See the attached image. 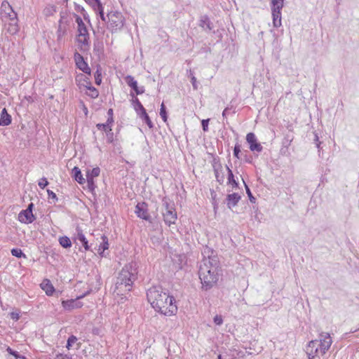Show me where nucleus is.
I'll use <instances>...</instances> for the list:
<instances>
[{
	"label": "nucleus",
	"instance_id": "nucleus-52",
	"mask_svg": "<svg viewBox=\"0 0 359 359\" xmlns=\"http://www.w3.org/2000/svg\"><path fill=\"white\" fill-rule=\"evenodd\" d=\"M318 346V339L311 340L309 342L308 348H316Z\"/></svg>",
	"mask_w": 359,
	"mask_h": 359
},
{
	"label": "nucleus",
	"instance_id": "nucleus-63",
	"mask_svg": "<svg viewBox=\"0 0 359 359\" xmlns=\"http://www.w3.org/2000/svg\"><path fill=\"white\" fill-rule=\"evenodd\" d=\"M81 105L83 107V112L85 114V115L86 116L88 114V108L84 105L83 102L82 101H81Z\"/></svg>",
	"mask_w": 359,
	"mask_h": 359
},
{
	"label": "nucleus",
	"instance_id": "nucleus-28",
	"mask_svg": "<svg viewBox=\"0 0 359 359\" xmlns=\"http://www.w3.org/2000/svg\"><path fill=\"white\" fill-rule=\"evenodd\" d=\"M145 92V88L144 86H139L138 85L136 86L133 89L130 90V96L132 97L131 100H133L134 98H138L137 95H142Z\"/></svg>",
	"mask_w": 359,
	"mask_h": 359
},
{
	"label": "nucleus",
	"instance_id": "nucleus-59",
	"mask_svg": "<svg viewBox=\"0 0 359 359\" xmlns=\"http://www.w3.org/2000/svg\"><path fill=\"white\" fill-rule=\"evenodd\" d=\"M55 359H72V358L67 355L59 354L56 356Z\"/></svg>",
	"mask_w": 359,
	"mask_h": 359
},
{
	"label": "nucleus",
	"instance_id": "nucleus-51",
	"mask_svg": "<svg viewBox=\"0 0 359 359\" xmlns=\"http://www.w3.org/2000/svg\"><path fill=\"white\" fill-rule=\"evenodd\" d=\"M113 147H114V149L117 151L118 153H121V144L120 142H118V140L114 141V142L111 143Z\"/></svg>",
	"mask_w": 359,
	"mask_h": 359
},
{
	"label": "nucleus",
	"instance_id": "nucleus-27",
	"mask_svg": "<svg viewBox=\"0 0 359 359\" xmlns=\"http://www.w3.org/2000/svg\"><path fill=\"white\" fill-rule=\"evenodd\" d=\"M294 139V136L292 134L291 131L289 130L287 133H286L284 136V138L282 141V145L283 148L287 149L288 147L290 145L291 142H292Z\"/></svg>",
	"mask_w": 359,
	"mask_h": 359
},
{
	"label": "nucleus",
	"instance_id": "nucleus-43",
	"mask_svg": "<svg viewBox=\"0 0 359 359\" xmlns=\"http://www.w3.org/2000/svg\"><path fill=\"white\" fill-rule=\"evenodd\" d=\"M217 253V252L212 248H210L208 247V245H206L204 248H203V250L202 252V254L204 255V256H207L208 257H210L211 255H214Z\"/></svg>",
	"mask_w": 359,
	"mask_h": 359
},
{
	"label": "nucleus",
	"instance_id": "nucleus-6",
	"mask_svg": "<svg viewBox=\"0 0 359 359\" xmlns=\"http://www.w3.org/2000/svg\"><path fill=\"white\" fill-rule=\"evenodd\" d=\"M273 25L278 28L282 25V10L285 6V0H270Z\"/></svg>",
	"mask_w": 359,
	"mask_h": 359
},
{
	"label": "nucleus",
	"instance_id": "nucleus-64",
	"mask_svg": "<svg viewBox=\"0 0 359 359\" xmlns=\"http://www.w3.org/2000/svg\"><path fill=\"white\" fill-rule=\"evenodd\" d=\"M86 181H87L88 186L90 187V171L89 170L86 171Z\"/></svg>",
	"mask_w": 359,
	"mask_h": 359
},
{
	"label": "nucleus",
	"instance_id": "nucleus-55",
	"mask_svg": "<svg viewBox=\"0 0 359 359\" xmlns=\"http://www.w3.org/2000/svg\"><path fill=\"white\" fill-rule=\"evenodd\" d=\"M97 284L94 287V288H93V287H91V289H90L91 292H92L93 291H98V290H99L100 287V285H102V282H101V280H100V276H99L98 278H97Z\"/></svg>",
	"mask_w": 359,
	"mask_h": 359
},
{
	"label": "nucleus",
	"instance_id": "nucleus-40",
	"mask_svg": "<svg viewBox=\"0 0 359 359\" xmlns=\"http://www.w3.org/2000/svg\"><path fill=\"white\" fill-rule=\"evenodd\" d=\"M60 244L65 248L71 247L72 242L67 236H62L59 239Z\"/></svg>",
	"mask_w": 359,
	"mask_h": 359
},
{
	"label": "nucleus",
	"instance_id": "nucleus-9",
	"mask_svg": "<svg viewBox=\"0 0 359 359\" xmlns=\"http://www.w3.org/2000/svg\"><path fill=\"white\" fill-rule=\"evenodd\" d=\"M89 76L90 74L86 73H80L76 76V81L80 92L86 95H88V90H90Z\"/></svg>",
	"mask_w": 359,
	"mask_h": 359
},
{
	"label": "nucleus",
	"instance_id": "nucleus-53",
	"mask_svg": "<svg viewBox=\"0 0 359 359\" xmlns=\"http://www.w3.org/2000/svg\"><path fill=\"white\" fill-rule=\"evenodd\" d=\"M98 95V90L91 85V99L97 98Z\"/></svg>",
	"mask_w": 359,
	"mask_h": 359
},
{
	"label": "nucleus",
	"instance_id": "nucleus-36",
	"mask_svg": "<svg viewBox=\"0 0 359 359\" xmlns=\"http://www.w3.org/2000/svg\"><path fill=\"white\" fill-rule=\"evenodd\" d=\"M243 184H244V186H245V191H246V194L248 196V198H249V201H250V203H256V201H257V198L256 197H255L251 191V189L249 187V186L245 183V180L243 179Z\"/></svg>",
	"mask_w": 359,
	"mask_h": 359
},
{
	"label": "nucleus",
	"instance_id": "nucleus-46",
	"mask_svg": "<svg viewBox=\"0 0 359 359\" xmlns=\"http://www.w3.org/2000/svg\"><path fill=\"white\" fill-rule=\"evenodd\" d=\"M224 320L222 315H216L213 318V323L215 325L220 326L223 324Z\"/></svg>",
	"mask_w": 359,
	"mask_h": 359
},
{
	"label": "nucleus",
	"instance_id": "nucleus-60",
	"mask_svg": "<svg viewBox=\"0 0 359 359\" xmlns=\"http://www.w3.org/2000/svg\"><path fill=\"white\" fill-rule=\"evenodd\" d=\"M213 34H215L219 38V41L222 40V34L218 29L217 31H213Z\"/></svg>",
	"mask_w": 359,
	"mask_h": 359
},
{
	"label": "nucleus",
	"instance_id": "nucleus-37",
	"mask_svg": "<svg viewBox=\"0 0 359 359\" xmlns=\"http://www.w3.org/2000/svg\"><path fill=\"white\" fill-rule=\"evenodd\" d=\"M159 114L164 122H166L168 121V113L167 108L163 102L161 104Z\"/></svg>",
	"mask_w": 359,
	"mask_h": 359
},
{
	"label": "nucleus",
	"instance_id": "nucleus-39",
	"mask_svg": "<svg viewBox=\"0 0 359 359\" xmlns=\"http://www.w3.org/2000/svg\"><path fill=\"white\" fill-rule=\"evenodd\" d=\"M233 155L238 159H240L243 155V153H241V145L238 142H236L234 146Z\"/></svg>",
	"mask_w": 359,
	"mask_h": 359
},
{
	"label": "nucleus",
	"instance_id": "nucleus-29",
	"mask_svg": "<svg viewBox=\"0 0 359 359\" xmlns=\"http://www.w3.org/2000/svg\"><path fill=\"white\" fill-rule=\"evenodd\" d=\"M162 202H163L162 212L166 211V210H168L170 209H173V207L175 206V203L166 196L163 198Z\"/></svg>",
	"mask_w": 359,
	"mask_h": 359
},
{
	"label": "nucleus",
	"instance_id": "nucleus-7",
	"mask_svg": "<svg viewBox=\"0 0 359 359\" xmlns=\"http://www.w3.org/2000/svg\"><path fill=\"white\" fill-rule=\"evenodd\" d=\"M130 102L134 110L142 122L145 123L149 129H153L154 128V124L151 121L147 110L140 101L139 98L133 97V100H130Z\"/></svg>",
	"mask_w": 359,
	"mask_h": 359
},
{
	"label": "nucleus",
	"instance_id": "nucleus-57",
	"mask_svg": "<svg viewBox=\"0 0 359 359\" xmlns=\"http://www.w3.org/2000/svg\"><path fill=\"white\" fill-rule=\"evenodd\" d=\"M313 136H314V138H313V143L316 144H323V142L320 141L319 140V137H318V133H316V132L313 133Z\"/></svg>",
	"mask_w": 359,
	"mask_h": 359
},
{
	"label": "nucleus",
	"instance_id": "nucleus-48",
	"mask_svg": "<svg viewBox=\"0 0 359 359\" xmlns=\"http://www.w3.org/2000/svg\"><path fill=\"white\" fill-rule=\"evenodd\" d=\"M242 156H243V160L246 163H250V164L252 163L253 158L251 155L248 154V151H245V154H243Z\"/></svg>",
	"mask_w": 359,
	"mask_h": 359
},
{
	"label": "nucleus",
	"instance_id": "nucleus-18",
	"mask_svg": "<svg viewBox=\"0 0 359 359\" xmlns=\"http://www.w3.org/2000/svg\"><path fill=\"white\" fill-rule=\"evenodd\" d=\"M35 219V217L32 212L25 210H22L18 214V220L24 224H31Z\"/></svg>",
	"mask_w": 359,
	"mask_h": 359
},
{
	"label": "nucleus",
	"instance_id": "nucleus-5",
	"mask_svg": "<svg viewBox=\"0 0 359 359\" xmlns=\"http://www.w3.org/2000/svg\"><path fill=\"white\" fill-rule=\"evenodd\" d=\"M134 281L133 279L127 277L123 273H119L116 278L114 292L117 295H123V292L131 291Z\"/></svg>",
	"mask_w": 359,
	"mask_h": 359
},
{
	"label": "nucleus",
	"instance_id": "nucleus-41",
	"mask_svg": "<svg viewBox=\"0 0 359 359\" xmlns=\"http://www.w3.org/2000/svg\"><path fill=\"white\" fill-rule=\"evenodd\" d=\"M188 77L190 79V82L192 84V86L194 90L198 89V82L196 76H194V73L193 71L190 70L188 74Z\"/></svg>",
	"mask_w": 359,
	"mask_h": 359
},
{
	"label": "nucleus",
	"instance_id": "nucleus-23",
	"mask_svg": "<svg viewBox=\"0 0 359 359\" xmlns=\"http://www.w3.org/2000/svg\"><path fill=\"white\" fill-rule=\"evenodd\" d=\"M41 287L45 291L46 294L48 296L52 295L55 291L53 285L48 280H43L41 284Z\"/></svg>",
	"mask_w": 359,
	"mask_h": 359
},
{
	"label": "nucleus",
	"instance_id": "nucleus-22",
	"mask_svg": "<svg viewBox=\"0 0 359 359\" xmlns=\"http://www.w3.org/2000/svg\"><path fill=\"white\" fill-rule=\"evenodd\" d=\"M11 123V116L7 112L6 108H4L0 115V126H8Z\"/></svg>",
	"mask_w": 359,
	"mask_h": 359
},
{
	"label": "nucleus",
	"instance_id": "nucleus-21",
	"mask_svg": "<svg viewBox=\"0 0 359 359\" xmlns=\"http://www.w3.org/2000/svg\"><path fill=\"white\" fill-rule=\"evenodd\" d=\"M62 304L64 309L69 311L76 308H79L82 306L80 302H79L77 299L63 301Z\"/></svg>",
	"mask_w": 359,
	"mask_h": 359
},
{
	"label": "nucleus",
	"instance_id": "nucleus-13",
	"mask_svg": "<svg viewBox=\"0 0 359 359\" xmlns=\"http://www.w3.org/2000/svg\"><path fill=\"white\" fill-rule=\"evenodd\" d=\"M109 240L107 236L102 234L100 237L99 244L96 243L94 249L97 250V254L102 257H106L108 252L106 250L109 249Z\"/></svg>",
	"mask_w": 359,
	"mask_h": 359
},
{
	"label": "nucleus",
	"instance_id": "nucleus-32",
	"mask_svg": "<svg viewBox=\"0 0 359 359\" xmlns=\"http://www.w3.org/2000/svg\"><path fill=\"white\" fill-rule=\"evenodd\" d=\"M74 177L76 181L79 184H83L85 182V179L83 177L81 170L79 168L74 167L72 170Z\"/></svg>",
	"mask_w": 359,
	"mask_h": 359
},
{
	"label": "nucleus",
	"instance_id": "nucleus-16",
	"mask_svg": "<svg viewBox=\"0 0 359 359\" xmlns=\"http://www.w3.org/2000/svg\"><path fill=\"white\" fill-rule=\"evenodd\" d=\"M74 60L76 67L80 69L83 73L90 74V68L88 67L87 62L84 60L83 56L79 53H76L74 54Z\"/></svg>",
	"mask_w": 359,
	"mask_h": 359
},
{
	"label": "nucleus",
	"instance_id": "nucleus-56",
	"mask_svg": "<svg viewBox=\"0 0 359 359\" xmlns=\"http://www.w3.org/2000/svg\"><path fill=\"white\" fill-rule=\"evenodd\" d=\"M47 192H48V198H49L53 199L54 202L57 200V196H56V194L53 191H52L51 190L48 189Z\"/></svg>",
	"mask_w": 359,
	"mask_h": 359
},
{
	"label": "nucleus",
	"instance_id": "nucleus-38",
	"mask_svg": "<svg viewBox=\"0 0 359 359\" xmlns=\"http://www.w3.org/2000/svg\"><path fill=\"white\" fill-rule=\"evenodd\" d=\"M77 240L81 242L86 250H88V241L82 232H78Z\"/></svg>",
	"mask_w": 359,
	"mask_h": 359
},
{
	"label": "nucleus",
	"instance_id": "nucleus-47",
	"mask_svg": "<svg viewBox=\"0 0 359 359\" xmlns=\"http://www.w3.org/2000/svg\"><path fill=\"white\" fill-rule=\"evenodd\" d=\"M209 121H210V119L207 118V119H203L201 122L202 130L204 132H208L209 130V127H208Z\"/></svg>",
	"mask_w": 359,
	"mask_h": 359
},
{
	"label": "nucleus",
	"instance_id": "nucleus-61",
	"mask_svg": "<svg viewBox=\"0 0 359 359\" xmlns=\"http://www.w3.org/2000/svg\"><path fill=\"white\" fill-rule=\"evenodd\" d=\"M101 332V330L100 328H93L92 330V333L95 335H99Z\"/></svg>",
	"mask_w": 359,
	"mask_h": 359
},
{
	"label": "nucleus",
	"instance_id": "nucleus-10",
	"mask_svg": "<svg viewBox=\"0 0 359 359\" xmlns=\"http://www.w3.org/2000/svg\"><path fill=\"white\" fill-rule=\"evenodd\" d=\"M135 213L137 217L149 222H151V217L149 213L147 203L139 202L135 205Z\"/></svg>",
	"mask_w": 359,
	"mask_h": 359
},
{
	"label": "nucleus",
	"instance_id": "nucleus-45",
	"mask_svg": "<svg viewBox=\"0 0 359 359\" xmlns=\"http://www.w3.org/2000/svg\"><path fill=\"white\" fill-rule=\"evenodd\" d=\"M76 341H77V338L75 336H74V335L70 336L67 339V345H66L67 348L70 349V348L73 346V344H74L76 343Z\"/></svg>",
	"mask_w": 359,
	"mask_h": 359
},
{
	"label": "nucleus",
	"instance_id": "nucleus-31",
	"mask_svg": "<svg viewBox=\"0 0 359 359\" xmlns=\"http://www.w3.org/2000/svg\"><path fill=\"white\" fill-rule=\"evenodd\" d=\"M124 81L126 83L130 88V90L133 89L135 87H136L137 85H138L137 80H135V78L131 75H126L124 77Z\"/></svg>",
	"mask_w": 359,
	"mask_h": 359
},
{
	"label": "nucleus",
	"instance_id": "nucleus-17",
	"mask_svg": "<svg viewBox=\"0 0 359 359\" xmlns=\"http://www.w3.org/2000/svg\"><path fill=\"white\" fill-rule=\"evenodd\" d=\"M241 199V196L238 193L234 192L232 194H228L226 196V203L227 208L231 210L233 208L238 205Z\"/></svg>",
	"mask_w": 359,
	"mask_h": 359
},
{
	"label": "nucleus",
	"instance_id": "nucleus-14",
	"mask_svg": "<svg viewBox=\"0 0 359 359\" xmlns=\"http://www.w3.org/2000/svg\"><path fill=\"white\" fill-rule=\"evenodd\" d=\"M119 273H123V274L126 275L127 277L131 278L135 280L137 275V263L131 262L126 264Z\"/></svg>",
	"mask_w": 359,
	"mask_h": 359
},
{
	"label": "nucleus",
	"instance_id": "nucleus-44",
	"mask_svg": "<svg viewBox=\"0 0 359 359\" xmlns=\"http://www.w3.org/2000/svg\"><path fill=\"white\" fill-rule=\"evenodd\" d=\"M11 255L14 257L20 258L25 257V255L22 252V250L20 248H13L11 250Z\"/></svg>",
	"mask_w": 359,
	"mask_h": 359
},
{
	"label": "nucleus",
	"instance_id": "nucleus-19",
	"mask_svg": "<svg viewBox=\"0 0 359 359\" xmlns=\"http://www.w3.org/2000/svg\"><path fill=\"white\" fill-rule=\"evenodd\" d=\"M198 26L203 28L205 32H210L213 29V23L207 15L200 17Z\"/></svg>",
	"mask_w": 359,
	"mask_h": 359
},
{
	"label": "nucleus",
	"instance_id": "nucleus-33",
	"mask_svg": "<svg viewBox=\"0 0 359 359\" xmlns=\"http://www.w3.org/2000/svg\"><path fill=\"white\" fill-rule=\"evenodd\" d=\"M112 126L113 123H109V121H107L105 123H97L96 125V127L97 128L98 130H102L106 133L109 130H111Z\"/></svg>",
	"mask_w": 359,
	"mask_h": 359
},
{
	"label": "nucleus",
	"instance_id": "nucleus-2",
	"mask_svg": "<svg viewBox=\"0 0 359 359\" xmlns=\"http://www.w3.org/2000/svg\"><path fill=\"white\" fill-rule=\"evenodd\" d=\"M91 8L95 13L98 20H101L104 24L109 23L108 29H111L112 33L120 31L123 27L126 19L121 12L111 11L105 15L104 6L100 0H91Z\"/></svg>",
	"mask_w": 359,
	"mask_h": 359
},
{
	"label": "nucleus",
	"instance_id": "nucleus-15",
	"mask_svg": "<svg viewBox=\"0 0 359 359\" xmlns=\"http://www.w3.org/2000/svg\"><path fill=\"white\" fill-rule=\"evenodd\" d=\"M163 220L168 226H170L171 224H175L177 218L175 206L173 209H170L166 211H163Z\"/></svg>",
	"mask_w": 359,
	"mask_h": 359
},
{
	"label": "nucleus",
	"instance_id": "nucleus-3",
	"mask_svg": "<svg viewBox=\"0 0 359 359\" xmlns=\"http://www.w3.org/2000/svg\"><path fill=\"white\" fill-rule=\"evenodd\" d=\"M75 21L77 23L78 32L76 39L77 47L82 52L88 51L89 49L88 29L81 18L77 15H75Z\"/></svg>",
	"mask_w": 359,
	"mask_h": 359
},
{
	"label": "nucleus",
	"instance_id": "nucleus-54",
	"mask_svg": "<svg viewBox=\"0 0 359 359\" xmlns=\"http://www.w3.org/2000/svg\"><path fill=\"white\" fill-rule=\"evenodd\" d=\"M215 175L217 181L219 183V184H222L224 180V175H220L219 171H217V173H215Z\"/></svg>",
	"mask_w": 359,
	"mask_h": 359
},
{
	"label": "nucleus",
	"instance_id": "nucleus-34",
	"mask_svg": "<svg viewBox=\"0 0 359 359\" xmlns=\"http://www.w3.org/2000/svg\"><path fill=\"white\" fill-rule=\"evenodd\" d=\"M9 26L8 28V31L12 34H14L18 32V18L14 20H9Z\"/></svg>",
	"mask_w": 359,
	"mask_h": 359
},
{
	"label": "nucleus",
	"instance_id": "nucleus-49",
	"mask_svg": "<svg viewBox=\"0 0 359 359\" xmlns=\"http://www.w3.org/2000/svg\"><path fill=\"white\" fill-rule=\"evenodd\" d=\"M107 120L109 121V123H114V111H113V109L110 108L108 109L107 111Z\"/></svg>",
	"mask_w": 359,
	"mask_h": 359
},
{
	"label": "nucleus",
	"instance_id": "nucleus-50",
	"mask_svg": "<svg viewBox=\"0 0 359 359\" xmlns=\"http://www.w3.org/2000/svg\"><path fill=\"white\" fill-rule=\"evenodd\" d=\"M38 184L41 189H43L48 184V182L46 177H42Z\"/></svg>",
	"mask_w": 359,
	"mask_h": 359
},
{
	"label": "nucleus",
	"instance_id": "nucleus-42",
	"mask_svg": "<svg viewBox=\"0 0 359 359\" xmlns=\"http://www.w3.org/2000/svg\"><path fill=\"white\" fill-rule=\"evenodd\" d=\"M106 136H107V142L109 144H111L118 140L117 135H116V136L114 137V133L112 132V130H109L107 133H106Z\"/></svg>",
	"mask_w": 359,
	"mask_h": 359
},
{
	"label": "nucleus",
	"instance_id": "nucleus-30",
	"mask_svg": "<svg viewBox=\"0 0 359 359\" xmlns=\"http://www.w3.org/2000/svg\"><path fill=\"white\" fill-rule=\"evenodd\" d=\"M100 173V169L99 167H95L91 169V194L94 195L95 184L93 178L99 176Z\"/></svg>",
	"mask_w": 359,
	"mask_h": 359
},
{
	"label": "nucleus",
	"instance_id": "nucleus-26",
	"mask_svg": "<svg viewBox=\"0 0 359 359\" xmlns=\"http://www.w3.org/2000/svg\"><path fill=\"white\" fill-rule=\"evenodd\" d=\"M209 261V264L211 267H214L216 271H218L219 268V259L217 255V253H215L210 257H208Z\"/></svg>",
	"mask_w": 359,
	"mask_h": 359
},
{
	"label": "nucleus",
	"instance_id": "nucleus-62",
	"mask_svg": "<svg viewBox=\"0 0 359 359\" xmlns=\"http://www.w3.org/2000/svg\"><path fill=\"white\" fill-rule=\"evenodd\" d=\"M229 107H226L223 111H222V116L223 118H226L228 114H229Z\"/></svg>",
	"mask_w": 359,
	"mask_h": 359
},
{
	"label": "nucleus",
	"instance_id": "nucleus-11",
	"mask_svg": "<svg viewBox=\"0 0 359 359\" xmlns=\"http://www.w3.org/2000/svg\"><path fill=\"white\" fill-rule=\"evenodd\" d=\"M0 14L2 18L6 20H14L17 18V14L13 11L12 6L7 1L1 3Z\"/></svg>",
	"mask_w": 359,
	"mask_h": 359
},
{
	"label": "nucleus",
	"instance_id": "nucleus-1",
	"mask_svg": "<svg viewBox=\"0 0 359 359\" xmlns=\"http://www.w3.org/2000/svg\"><path fill=\"white\" fill-rule=\"evenodd\" d=\"M147 298L157 313L165 316L177 314L178 307L175 297L161 285H154L147 290Z\"/></svg>",
	"mask_w": 359,
	"mask_h": 359
},
{
	"label": "nucleus",
	"instance_id": "nucleus-24",
	"mask_svg": "<svg viewBox=\"0 0 359 359\" xmlns=\"http://www.w3.org/2000/svg\"><path fill=\"white\" fill-rule=\"evenodd\" d=\"M227 184L231 185L233 189H239V183L236 180L232 170H229V173L227 175Z\"/></svg>",
	"mask_w": 359,
	"mask_h": 359
},
{
	"label": "nucleus",
	"instance_id": "nucleus-25",
	"mask_svg": "<svg viewBox=\"0 0 359 359\" xmlns=\"http://www.w3.org/2000/svg\"><path fill=\"white\" fill-rule=\"evenodd\" d=\"M102 69L100 65H97L96 71L94 73L95 83L97 86H100L102 83Z\"/></svg>",
	"mask_w": 359,
	"mask_h": 359
},
{
	"label": "nucleus",
	"instance_id": "nucleus-20",
	"mask_svg": "<svg viewBox=\"0 0 359 359\" xmlns=\"http://www.w3.org/2000/svg\"><path fill=\"white\" fill-rule=\"evenodd\" d=\"M164 237L162 232H159L156 234L150 236V241L153 245V248H158L162 245Z\"/></svg>",
	"mask_w": 359,
	"mask_h": 359
},
{
	"label": "nucleus",
	"instance_id": "nucleus-35",
	"mask_svg": "<svg viewBox=\"0 0 359 359\" xmlns=\"http://www.w3.org/2000/svg\"><path fill=\"white\" fill-rule=\"evenodd\" d=\"M212 166L215 173H217L222 168V165L220 163L219 158L218 156L214 157L212 161Z\"/></svg>",
	"mask_w": 359,
	"mask_h": 359
},
{
	"label": "nucleus",
	"instance_id": "nucleus-4",
	"mask_svg": "<svg viewBox=\"0 0 359 359\" xmlns=\"http://www.w3.org/2000/svg\"><path fill=\"white\" fill-rule=\"evenodd\" d=\"M199 278L201 283V290L208 291L211 290L219 280V273L216 269H208L207 273L199 271Z\"/></svg>",
	"mask_w": 359,
	"mask_h": 359
},
{
	"label": "nucleus",
	"instance_id": "nucleus-8",
	"mask_svg": "<svg viewBox=\"0 0 359 359\" xmlns=\"http://www.w3.org/2000/svg\"><path fill=\"white\" fill-rule=\"evenodd\" d=\"M332 343L330 334L327 332H321L319 335L318 346L315 350V353H318V351H320L322 355H324L330 348Z\"/></svg>",
	"mask_w": 359,
	"mask_h": 359
},
{
	"label": "nucleus",
	"instance_id": "nucleus-12",
	"mask_svg": "<svg viewBox=\"0 0 359 359\" xmlns=\"http://www.w3.org/2000/svg\"><path fill=\"white\" fill-rule=\"evenodd\" d=\"M246 142L248 144L249 149L253 152H261L263 150V147L258 141L255 134L250 132L246 135Z\"/></svg>",
	"mask_w": 359,
	"mask_h": 359
},
{
	"label": "nucleus",
	"instance_id": "nucleus-58",
	"mask_svg": "<svg viewBox=\"0 0 359 359\" xmlns=\"http://www.w3.org/2000/svg\"><path fill=\"white\" fill-rule=\"evenodd\" d=\"M11 318L13 320L17 321L20 318V314L18 313H17V312H12V313H11Z\"/></svg>",
	"mask_w": 359,
	"mask_h": 359
}]
</instances>
